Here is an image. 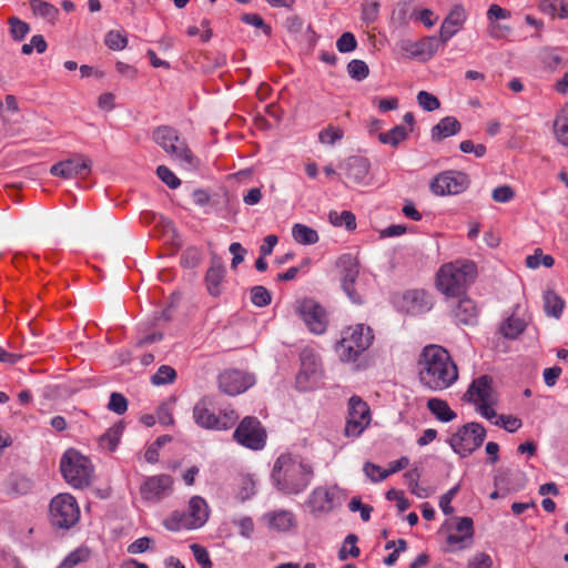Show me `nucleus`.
<instances>
[{
    "label": "nucleus",
    "mask_w": 568,
    "mask_h": 568,
    "mask_svg": "<svg viewBox=\"0 0 568 568\" xmlns=\"http://www.w3.org/2000/svg\"><path fill=\"white\" fill-rule=\"evenodd\" d=\"M417 374L420 385L433 392L453 386L459 376L458 367L449 352L443 346H425L417 359Z\"/></svg>",
    "instance_id": "obj_1"
},
{
    "label": "nucleus",
    "mask_w": 568,
    "mask_h": 568,
    "mask_svg": "<svg viewBox=\"0 0 568 568\" xmlns=\"http://www.w3.org/2000/svg\"><path fill=\"white\" fill-rule=\"evenodd\" d=\"M314 475L311 462L302 456L286 453L276 458L271 479L281 494L292 496L303 493L311 485Z\"/></svg>",
    "instance_id": "obj_2"
},
{
    "label": "nucleus",
    "mask_w": 568,
    "mask_h": 568,
    "mask_svg": "<svg viewBox=\"0 0 568 568\" xmlns=\"http://www.w3.org/2000/svg\"><path fill=\"white\" fill-rule=\"evenodd\" d=\"M477 276V266L469 260L443 264L436 274V287L448 298L459 297Z\"/></svg>",
    "instance_id": "obj_3"
},
{
    "label": "nucleus",
    "mask_w": 568,
    "mask_h": 568,
    "mask_svg": "<svg viewBox=\"0 0 568 568\" xmlns=\"http://www.w3.org/2000/svg\"><path fill=\"white\" fill-rule=\"evenodd\" d=\"M153 141L184 170L191 171L197 168L199 160L194 156L184 139L179 132L169 125H161L152 132Z\"/></svg>",
    "instance_id": "obj_4"
},
{
    "label": "nucleus",
    "mask_w": 568,
    "mask_h": 568,
    "mask_svg": "<svg viewBox=\"0 0 568 568\" xmlns=\"http://www.w3.org/2000/svg\"><path fill=\"white\" fill-rule=\"evenodd\" d=\"M374 339L373 331L364 324L348 326L342 331L336 344V353L342 362L353 363L369 348Z\"/></svg>",
    "instance_id": "obj_5"
},
{
    "label": "nucleus",
    "mask_w": 568,
    "mask_h": 568,
    "mask_svg": "<svg viewBox=\"0 0 568 568\" xmlns=\"http://www.w3.org/2000/svg\"><path fill=\"white\" fill-rule=\"evenodd\" d=\"M60 470L65 481L73 488H84L91 483V462L75 449H68L60 460Z\"/></svg>",
    "instance_id": "obj_6"
},
{
    "label": "nucleus",
    "mask_w": 568,
    "mask_h": 568,
    "mask_svg": "<svg viewBox=\"0 0 568 568\" xmlns=\"http://www.w3.org/2000/svg\"><path fill=\"white\" fill-rule=\"evenodd\" d=\"M463 399L474 404L480 415L487 419L497 416L493 408L497 403V396L493 387V378L488 375L475 378L468 386Z\"/></svg>",
    "instance_id": "obj_7"
},
{
    "label": "nucleus",
    "mask_w": 568,
    "mask_h": 568,
    "mask_svg": "<svg viewBox=\"0 0 568 568\" xmlns=\"http://www.w3.org/2000/svg\"><path fill=\"white\" fill-rule=\"evenodd\" d=\"M193 419L201 428L225 430L236 424L239 415L231 408L223 409L215 415L211 399L203 397L193 407Z\"/></svg>",
    "instance_id": "obj_8"
},
{
    "label": "nucleus",
    "mask_w": 568,
    "mask_h": 568,
    "mask_svg": "<svg viewBox=\"0 0 568 568\" xmlns=\"http://www.w3.org/2000/svg\"><path fill=\"white\" fill-rule=\"evenodd\" d=\"M49 519L57 529H70L80 519V507L77 499L68 493L54 496L49 505Z\"/></svg>",
    "instance_id": "obj_9"
},
{
    "label": "nucleus",
    "mask_w": 568,
    "mask_h": 568,
    "mask_svg": "<svg viewBox=\"0 0 568 568\" xmlns=\"http://www.w3.org/2000/svg\"><path fill=\"white\" fill-rule=\"evenodd\" d=\"M486 436L484 426L468 423L454 433L448 443L453 450L462 457H467L481 446Z\"/></svg>",
    "instance_id": "obj_10"
},
{
    "label": "nucleus",
    "mask_w": 568,
    "mask_h": 568,
    "mask_svg": "<svg viewBox=\"0 0 568 568\" xmlns=\"http://www.w3.org/2000/svg\"><path fill=\"white\" fill-rule=\"evenodd\" d=\"M346 495L338 486H318L310 494L306 505L314 515H324L342 505Z\"/></svg>",
    "instance_id": "obj_11"
},
{
    "label": "nucleus",
    "mask_w": 568,
    "mask_h": 568,
    "mask_svg": "<svg viewBox=\"0 0 568 568\" xmlns=\"http://www.w3.org/2000/svg\"><path fill=\"white\" fill-rule=\"evenodd\" d=\"M341 271V285L348 298L355 304L364 302L363 291L357 286L359 274L357 260L351 254H343L336 262Z\"/></svg>",
    "instance_id": "obj_12"
},
{
    "label": "nucleus",
    "mask_w": 568,
    "mask_h": 568,
    "mask_svg": "<svg viewBox=\"0 0 568 568\" xmlns=\"http://www.w3.org/2000/svg\"><path fill=\"white\" fill-rule=\"evenodd\" d=\"M470 185L469 176L460 171L448 170L438 173L430 182L429 189L437 196L457 195Z\"/></svg>",
    "instance_id": "obj_13"
},
{
    "label": "nucleus",
    "mask_w": 568,
    "mask_h": 568,
    "mask_svg": "<svg viewBox=\"0 0 568 568\" xmlns=\"http://www.w3.org/2000/svg\"><path fill=\"white\" fill-rule=\"evenodd\" d=\"M234 439L252 450L263 449L266 444V430L253 416L244 417L233 434Z\"/></svg>",
    "instance_id": "obj_14"
},
{
    "label": "nucleus",
    "mask_w": 568,
    "mask_h": 568,
    "mask_svg": "<svg viewBox=\"0 0 568 568\" xmlns=\"http://www.w3.org/2000/svg\"><path fill=\"white\" fill-rule=\"evenodd\" d=\"M371 423V409L366 402L358 396L348 400V415L344 433L347 437H358Z\"/></svg>",
    "instance_id": "obj_15"
},
{
    "label": "nucleus",
    "mask_w": 568,
    "mask_h": 568,
    "mask_svg": "<svg viewBox=\"0 0 568 568\" xmlns=\"http://www.w3.org/2000/svg\"><path fill=\"white\" fill-rule=\"evenodd\" d=\"M91 159L85 154L77 153L67 160L53 164L50 168V173L62 179H87L91 173Z\"/></svg>",
    "instance_id": "obj_16"
},
{
    "label": "nucleus",
    "mask_w": 568,
    "mask_h": 568,
    "mask_svg": "<svg viewBox=\"0 0 568 568\" xmlns=\"http://www.w3.org/2000/svg\"><path fill=\"white\" fill-rule=\"evenodd\" d=\"M298 314L314 334H323L327 327L325 310L314 300L306 298L298 306Z\"/></svg>",
    "instance_id": "obj_17"
},
{
    "label": "nucleus",
    "mask_w": 568,
    "mask_h": 568,
    "mask_svg": "<svg viewBox=\"0 0 568 568\" xmlns=\"http://www.w3.org/2000/svg\"><path fill=\"white\" fill-rule=\"evenodd\" d=\"M173 478L166 474L148 477L141 485L140 494L146 501H160L172 491Z\"/></svg>",
    "instance_id": "obj_18"
},
{
    "label": "nucleus",
    "mask_w": 568,
    "mask_h": 568,
    "mask_svg": "<svg viewBox=\"0 0 568 568\" xmlns=\"http://www.w3.org/2000/svg\"><path fill=\"white\" fill-rule=\"evenodd\" d=\"M255 379L252 375L237 369H229L220 374L219 385L223 393L235 396L248 389Z\"/></svg>",
    "instance_id": "obj_19"
},
{
    "label": "nucleus",
    "mask_w": 568,
    "mask_h": 568,
    "mask_svg": "<svg viewBox=\"0 0 568 568\" xmlns=\"http://www.w3.org/2000/svg\"><path fill=\"white\" fill-rule=\"evenodd\" d=\"M440 41L436 37H424L418 41L404 40L400 49L408 58H418L423 61L432 59L440 48Z\"/></svg>",
    "instance_id": "obj_20"
},
{
    "label": "nucleus",
    "mask_w": 568,
    "mask_h": 568,
    "mask_svg": "<svg viewBox=\"0 0 568 568\" xmlns=\"http://www.w3.org/2000/svg\"><path fill=\"white\" fill-rule=\"evenodd\" d=\"M458 300L449 302L450 314L458 324L475 325L478 320L479 310L470 297L462 295Z\"/></svg>",
    "instance_id": "obj_21"
},
{
    "label": "nucleus",
    "mask_w": 568,
    "mask_h": 568,
    "mask_svg": "<svg viewBox=\"0 0 568 568\" xmlns=\"http://www.w3.org/2000/svg\"><path fill=\"white\" fill-rule=\"evenodd\" d=\"M348 181L356 185H366L371 170V162L367 158L353 155L347 158L341 165Z\"/></svg>",
    "instance_id": "obj_22"
},
{
    "label": "nucleus",
    "mask_w": 568,
    "mask_h": 568,
    "mask_svg": "<svg viewBox=\"0 0 568 568\" xmlns=\"http://www.w3.org/2000/svg\"><path fill=\"white\" fill-rule=\"evenodd\" d=\"M467 14L463 6L455 4L444 19L439 30V41L446 43L464 26Z\"/></svg>",
    "instance_id": "obj_23"
},
{
    "label": "nucleus",
    "mask_w": 568,
    "mask_h": 568,
    "mask_svg": "<svg viewBox=\"0 0 568 568\" xmlns=\"http://www.w3.org/2000/svg\"><path fill=\"white\" fill-rule=\"evenodd\" d=\"M226 274V268L219 260H213L205 274V284L211 296H220L222 293V283Z\"/></svg>",
    "instance_id": "obj_24"
},
{
    "label": "nucleus",
    "mask_w": 568,
    "mask_h": 568,
    "mask_svg": "<svg viewBox=\"0 0 568 568\" xmlns=\"http://www.w3.org/2000/svg\"><path fill=\"white\" fill-rule=\"evenodd\" d=\"M189 518L193 521L196 528L202 527L209 519L210 509L204 498L193 496L189 501L186 510Z\"/></svg>",
    "instance_id": "obj_25"
},
{
    "label": "nucleus",
    "mask_w": 568,
    "mask_h": 568,
    "mask_svg": "<svg viewBox=\"0 0 568 568\" xmlns=\"http://www.w3.org/2000/svg\"><path fill=\"white\" fill-rule=\"evenodd\" d=\"M263 519L270 528L277 531H287L295 523L293 513L288 510L270 511L263 516Z\"/></svg>",
    "instance_id": "obj_26"
},
{
    "label": "nucleus",
    "mask_w": 568,
    "mask_h": 568,
    "mask_svg": "<svg viewBox=\"0 0 568 568\" xmlns=\"http://www.w3.org/2000/svg\"><path fill=\"white\" fill-rule=\"evenodd\" d=\"M462 129L460 123L454 116H446L442 119L432 129V139L434 141H442L448 136L457 134Z\"/></svg>",
    "instance_id": "obj_27"
},
{
    "label": "nucleus",
    "mask_w": 568,
    "mask_h": 568,
    "mask_svg": "<svg viewBox=\"0 0 568 568\" xmlns=\"http://www.w3.org/2000/svg\"><path fill=\"white\" fill-rule=\"evenodd\" d=\"M163 526L171 531L197 529L186 511H173L163 520Z\"/></svg>",
    "instance_id": "obj_28"
},
{
    "label": "nucleus",
    "mask_w": 568,
    "mask_h": 568,
    "mask_svg": "<svg viewBox=\"0 0 568 568\" xmlns=\"http://www.w3.org/2000/svg\"><path fill=\"white\" fill-rule=\"evenodd\" d=\"M474 535V523L470 517H463L456 525V531L449 534L448 542L450 545H458L467 539H471Z\"/></svg>",
    "instance_id": "obj_29"
},
{
    "label": "nucleus",
    "mask_w": 568,
    "mask_h": 568,
    "mask_svg": "<svg viewBox=\"0 0 568 568\" xmlns=\"http://www.w3.org/2000/svg\"><path fill=\"white\" fill-rule=\"evenodd\" d=\"M427 408L438 420L444 423H448L457 416L449 407L448 403L440 398H429L427 402Z\"/></svg>",
    "instance_id": "obj_30"
},
{
    "label": "nucleus",
    "mask_w": 568,
    "mask_h": 568,
    "mask_svg": "<svg viewBox=\"0 0 568 568\" xmlns=\"http://www.w3.org/2000/svg\"><path fill=\"white\" fill-rule=\"evenodd\" d=\"M539 9L551 18L568 19V0H541Z\"/></svg>",
    "instance_id": "obj_31"
},
{
    "label": "nucleus",
    "mask_w": 568,
    "mask_h": 568,
    "mask_svg": "<svg viewBox=\"0 0 568 568\" xmlns=\"http://www.w3.org/2000/svg\"><path fill=\"white\" fill-rule=\"evenodd\" d=\"M292 236L298 244L302 245H312L317 243L320 240V236L314 229L301 223L293 225Z\"/></svg>",
    "instance_id": "obj_32"
},
{
    "label": "nucleus",
    "mask_w": 568,
    "mask_h": 568,
    "mask_svg": "<svg viewBox=\"0 0 568 568\" xmlns=\"http://www.w3.org/2000/svg\"><path fill=\"white\" fill-rule=\"evenodd\" d=\"M565 307V301L554 291L544 294V308L548 316L559 318Z\"/></svg>",
    "instance_id": "obj_33"
},
{
    "label": "nucleus",
    "mask_w": 568,
    "mask_h": 568,
    "mask_svg": "<svg viewBox=\"0 0 568 568\" xmlns=\"http://www.w3.org/2000/svg\"><path fill=\"white\" fill-rule=\"evenodd\" d=\"M408 138V130L404 125H396L388 132H381L378 134V141L382 144H388L393 148H397L399 143Z\"/></svg>",
    "instance_id": "obj_34"
},
{
    "label": "nucleus",
    "mask_w": 568,
    "mask_h": 568,
    "mask_svg": "<svg viewBox=\"0 0 568 568\" xmlns=\"http://www.w3.org/2000/svg\"><path fill=\"white\" fill-rule=\"evenodd\" d=\"M554 132L562 145H568V104L557 114L554 123Z\"/></svg>",
    "instance_id": "obj_35"
},
{
    "label": "nucleus",
    "mask_w": 568,
    "mask_h": 568,
    "mask_svg": "<svg viewBox=\"0 0 568 568\" xmlns=\"http://www.w3.org/2000/svg\"><path fill=\"white\" fill-rule=\"evenodd\" d=\"M302 371L298 375V379L305 376L316 375L320 371L321 364L318 357L313 354L312 351L304 349L301 353Z\"/></svg>",
    "instance_id": "obj_36"
},
{
    "label": "nucleus",
    "mask_w": 568,
    "mask_h": 568,
    "mask_svg": "<svg viewBox=\"0 0 568 568\" xmlns=\"http://www.w3.org/2000/svg\"><path fill=\"white\" fill-rule=\"evenodd\" d=\"M328 221L334 226H345L348 231L356 229V217L351 211H343L341 213L331 211L328 214Z\"/></svg>",
    "instance_id": "obj_37"
},
{
    "label": "nucleus",
    "mask_w": 568,
    "mask_h": 568,
    "mask_svg": "<svg viewBox=\"0 0 568 568\" xmlns=\"http://www.w3.org/2000/svg\"><path fill=\"white\" fill-rule=\"evenodd\" d=\"M123 427L114 425L110 427L99 439L100 446L108 450H114L120 442Z\"/></svg>",
    "instance_id": "obj_38"
},
{
    "label": "nucleus",
    "mask_w": 568,
    "mask_h": 568,
    "mask_svg": "<svg viewBox=\"0 0 568 568\" xmlns=\"http://www.w3.org/2000/svg\"><path fill=\"white\" fill-rule=\"evenodd\" d=\"M30 7L36 16L49 21L54 20L59 13V10L53 4L42 0H30Z\"/></svg>",
    "instance_id": "obj_39"
},
{
    "label": "nucleus",
    "mask_w": 568,
    "mask_h": 568,
    "mask_svg": "<svg viewBox=\"0 0 568 568\" xmlns=\"http://www.w3.org/2000/svg\"><path fill=\"white\" fill-rule=\"evenodd\" d=\"M90 557V550L85 547L77 548L71 551L61 562V568H73L79 564L85 562Z\"/></svg>",
    "instance_id": "obj_40"
},
{
    "label": "nucleus",
    "mask_w": 568,
    "mask_h": 568,
    "mask_svg": "<svg viewBox=\"0 0 568 568\" xmlns=\"http://www.w3.org/2000/svg\"><path fill=\"white\" fill-rule=\"evenodd\" d=\"M524 329L525 323L516 317L507 318L500 327L501 334L507 338H516Z\"/></svg>",
    "instance_id": "obj_41"
},
{
    "label": "nucleus",
    "mask_w": 568,
    "mask_h": 568,
    "mask_svg": "<svg viewBox=\"0 0 568 568\" xmlns=\"http://www.w3.org/2000/svg\"><path fill=\"white\" fill-rule=\"evenodd\" d=\"M176 378V372L172 366L162 365L156 373L152 375L151 382L153 385L172 384Z\"/></svg>",
    "instance_id": "obj_42"
},
{
    "label": "nucleus",
    "mask_w": 568,
    "mask_h": 568,
    "mask_svg": "<svg viewBox=\"0 0 568 568\" xmlns=\"http://www.w3.org/2000/svg\"><path fill=\"white\" fill-rule=\"evenodd\" d=\"M344 136V131L341 128L334 125H327L318 133V140L323 144L332 145L337 141H341Z\"/></svg>",
    "instance_id": "obj_43"
},
{
    "label": "nucleus",
    "mask_w": 568,
    "mask_h": 568,
    "mask_svg": "<svg viewBox=\"0 0 568 568\" xmlns=\"http://www.w3.org/2000/svg\"><path fill=\"white\" fill-rule=\"evenodd\" d=\"M554 264V257L551 255H544L540 248H537L532 255H528L526 258V265L529 268H537L539 265L551 267Z\"/></svg>",
    "instance_id": "obj_44"
},
{
    "label": "nucleus",
    "mask_w": 568,
    "mask_h": 568,
    "mask_svg": "<svg viewBox=\"0 0 568 568\" xmlns=\"http://www.w3.org/2000/svg\"><path fill=\"white\" fill-rule=\"evenodd\" d=\"M347 72L351 78L362 81L367 78L369 69L366 62L355 59L347 64Z\"/></svg>",
    "instance_id": "obj_45"
},
{
    "label": "nucleus",
    "mask_w": 568,
    "mask_h": 568,
    "mask_svg": "<svg viewBox=\"0 0 568 568\" xmlns=\"http://www.w3.org/2000/svg\"><path fill=\"white\" fill-rule=\"evenodd\" d=\"M356 535L351 534L345 538L344 546L341 548L338 552V557L341 560H345L348 556L354 558L359 556V548L356 546Z\"/></svg>",
    "instance_id": "obj_46"
},
{
    "label": "nucleus",
    "mask_w": 568,
    "mask_h": 568,
    "mask_svg": "<svg viewBox=\"0 0 568 568\" xmlns=\"http://www.w3.org/2000/svg\"><path fill=\"white\" fill-rule=\"evenodd\" d=\"M251 301L255 306H267L271 301V293L264 286H254L251 290Z\"/></svg>",
    "instance_id": "obj_47"
},
{
    "label": "nucleus",
    "mask_w": 568,
    "mask_h": 568,
    "mask_svg": "<svg viewBox=\"0 0 568 568\" xmlns=\"http://www.w3.org/2000/svg\"><path fill=\"white\" fill-rule=\"evenodd\" d=\"M356 47L357 41L352 32H344L336 41V48L341 53L352 52Z\"/></svg>",
    "instance_id": "obj_48"
},
{
    "label": "nucleus",
    "mask_w": 568,
    "mask_h": 568,
    "mask_svg": "<svg viewBox=\"0 0 568 568\" xmlns=\"http://www.w3.org/2000/svg\"><path fill=\"white\" fill-rule=\"evenodd\" d=\"M156 174L170 189H176L181 184L180 179L165 165L158 166Z\"/></svg>",
    "instance_id": "obj_49"
},
{
    "label": "nucleus",
    "mask_w": 568,
    "mask_h": 568,
    "mask_svg": "<svg viewBox=\"0 0 568 568\" xmlns=\"http://www.w3.org/2000/svg\"><path fill=\"white\" fill-rule=\"evenodd\" d=\"M9 23L10 33L14 40H22L30 31L29 24L18 18H11Z\"/></svg>",
    "instance_id": "obj_50"
},
{
    "label": "nucleus",
    "mask_w": 568,
    "mask_h": 568,
    "mask_svg": "<svg viewBox=\"0 0 568 568\" xmlns=\"http://www.w3.org/2000/svg\"><path fill=\"white\" fill-rule=\"evenodd\" d=\"M105 44L111 50H123L128 44V39L119 31H110L105 37Z\"/></svg>",
    "instance_id": "obj_51"
},
{
    "label": "nucleus",
    "mask_w": 568,
    "mask_h": 568,
    "mask_svg": "<svg viewBox=\"0 0 568 568\" xmlns=\"http://www.w3.org/2000/svg\"><path fill=\"white\" fill-rule=\"evenodd\" d=\"M417 101L426 111H435L440 106L439 100L427 91H419L417 94Z\"/></svg>",
    "instance_id": "obj_52"
},
{
    "label": "nucleus",
    "mask_w": 568,
    "mask_h": 568,
    "mask_svg": "<svg viewBox=\"0 0 568 568\" xmlns=\"http://www.w3.org/2000/svg\"><path fill=\"white\" fill-rule=\"evenodd\" d=\"M379 3L377 1L365 2L362 4V20L367 24L377 20Z\"/></svg>",
    "instance_id": "obj_53"
},
{
    "label": "nucleus",
    "mask_w": 568,
    "mask_h": 568,
    "mask_svg": "<svg viewBox=\"0 0 568 568\" xmlns=\"http://www.w3.org/2000/svg\"><path fill=\"white\" fill-rule=\"evenodd\" d=\"M540 60L548 69H556L561 64L562 59L555 49H544L540 52Z\"/></svg>",
    "instance_id": "obj_54"
},
{
    "label": "nucleus",
    "mask_w": 568,
    "mask_h": 568,
    "mask_svg": "<svg viewBox=\"0 0 568 568\" xmlns=\"http://www.w3.org/2000/svg\"><path fill=\"white\" fill-rule=\"evenodd\" d=\"M495 424L509 433H515L523 425L521 419L511 415H499Z\"/></svg>",
    "instance_id": "obj_55"
},
{
    "label": "nucleus",
    "mask_w": 568,
    "mask_h": 568,
    "mask_svg": "<svg viewBox=\"0 0 568 568\" xmlns=\"http://www.w3.org/2000/svg\"><path fill=\"white\" fill-rule=\"evenodd\" d=\"M108 408L119 415H122L128 409V400L122 394L112 393L110 396Z\"/></svg>",
    "instance_id": "obj_56"
},
{
    "label": "nucleus",
    "mask_w": 568,
    "mask_h": 568,
    "mask_svg": "<svg viewBox=\"0 0 568 568\" xmlns=\"http://www.w3.org/2000/svg\"><path fill=\"white\" fill-rule=\"evenodd\" d=\"M365 475L372 480V481H382L387 478L386 469H383L378 465H375L373 463H365L363 468Z\"/></svg>",
    "instance_id": "obj_57"
},
{
    "label": "nucleus",
    "mask_w": 568,
    "mask_h": 568,
    "mask_svg": "<svg viewBox=\"0 0 568 568\" xmlns=\"http://www.w3.org/2000/svg\"><path fill=\"white\" fill-rule=\"evenodd\" d=\"M190 548L194 555L196 562L202 568H211L212 567V561L210 559V555L204 547H202L201 545H197V544H193V545H191Z\"/></svg>",
    "instance_id": "obj_58"
},
{
    "label": "nucleus",
    "mask_w": 568,
    "mask_h": 568,
    "mask_svg": "<svg viewBox=\"0 0 568 568\" xmlns=\"http://www.w3.org/2000/svg\"><path fill=\"white\" fill-rule=\"evenodd\" d=\"M493 559L486 552H477L467 562L466 568H491Z\"/></svg>",
    "instance_id": "obj_59"
},
{
    "label": "nucleus",
    "mask_w": 568,
    "mask_h": 568,
    "mask_svg": "<svg viewBox=\"0 0 568 568\" xmlns=\"http://www.w3.org/2000/svg\"><path fill=\"white\" fill-rule=\"evenodd\" d=\"M348 508L351 511H359L361 518L364 521H368L371 518V513L373 511V507L369 505H365L361 501L358 497L352 498V500L348 504Z\"/></svg>",
    "instance_id": "obj_60"
},
{
    "label": "nucleus",
    "mask_w": 568,
    "mask_h": 568,
    "mask_svg": "<svg viewBox=\"0 0 568 568\" xmlns=\"http://www.w3.org/2000/svg\"><path fill=\"white\" fill-rule=\"evenodd\" d=\"M242 21L255 28L262 29L265 34H271V27L266 24L263 18L257 13H246L242 17Z\"/></svg>",
    "instance_id": "obj_61"
},
{
    "label": "nucleus",
    "mask_w": 568,
    "mask_h": 568,
    "mask_svg": "<svg viewBox=\"0 0 568 568\" xmlns=\"http://www.w3.org/2000/svg\"><path fill=\"white\" fill-rule=\"evenodd\" d=\"M404 300L413 304V307L422 308L426 303V293L422 290L407 291L404 294Z\"/></svg>",
    "instance_id": "obj_62"
},
{
    "label": "nucleus",
    "mask_w": 568,
    "mask_h": 568,
    "mask_svg": "<svg viewBox=\"0 0 568 568\" xmlns=\"http://www.w3.org/2000/svg\"><path fill=\"white\" fill-rule=\"evenodd\" d=\"M494 201L499 203H506L514 199L515 192L508 185L498 186L493 191L491 194Z\"/></svg>",
    "instance_id": "obj_63"
},
{
    "label": "nucleus",
    "mask_w": 568,
    "mask_h": 568,
    "mask_svg": "<svg viewBox=\"0 0 568 568\" xmlns=\"http://www.w3.org/2000/svg\"><path fill=\"white\" fill-rule=\"evenodd\" d=\"M413 16L416 20L420 21L426 28H432L437 22V17L429 9H423L419 11H414Z\"/></svg>",
    "instance_id": "obj_64"
}]
</instances>
